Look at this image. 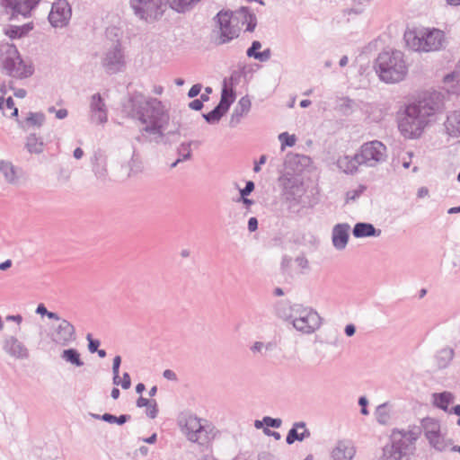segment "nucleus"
<instances>
[{
    "label": "nucleus",
    "mask_w": 460,
    "mask_h": 460,
    "mask_svg": "<svg viewBox=\"0 0 460 460\" xmlns=\"http://www.w3.org/2000/svg\"><path fill=\"white\" fill-rule=\"evenodd\" d=\"M4 351L15 359H27L30 350L27 346L14 335H5L3 340Z\"/></svg>",
    "instance_id": "17"
},
{
    "label": "nucleus",
    "mask_w": 460,
    "mask_h": 460,
    "mask_svg": "<svg viewBox=\"0 0 460 460\" xmlns=\"http://www.w3.org/2000/svg\"><path fill=\"white\" fill-rule=\"evenodd\" d=\"M349 224H337L332 228V241L335 249L341 251L345 249L349 240Z\"/></svg>",
    "instance_id": "20"
},
{
    "label": "nucleus",
    "mask_w": 460,
    "mask_h": 460,
    "mask_svg": "<svg viewBox=\"0 0 460 460\" xmlns=\"http://www.w3.org/2000/svg\"><path fill=\"white\" fill-rule=\"evenodd\" d=\"M131 419V416L128 414H122L119 417L112 415L111 413H104L102 415V420L108 422V423H116L118 425H123L127 421H128Z\"/></svg>",
    "instance_id": "40"
},
{
    "label": "nucleus",
    "mask_w": 460,
    "mask_h": 460,
    "mask_svg": "<svg viewBox=\"0 0 460 460\" xmlns=\"http://www.w3.org/2000/svg\"><path fill=\"white\" fill-rule=\"evenodd\" d=\"M224 115V112L216 106L211 111L204 113L202 116L208 123L215 124L217 123Z\"/></svg>",
    "instance_id": "44"
},
{
    "label": "nucleus",
    "mask_w": 460,
    "mask_h": 460,
    "mask_svg": "<svg viewBox=\"0 0 460 460\" xmlns=\"http://www.w3.org/2000/svg\"><path fill=\"white\" fill-rule=\"evenodd\" d=\"M9 109V110H13V112L11 114V116L13 117H17L18 116V109L16 107H14V102H13V100L12 97H8L6 100H5V103H4V109Z\"/></svg>",
    "instance_id": "54"
},
{
    "label": "nucleus",
    "mask_w": 460,
    "mask_h": 460,
    "mask_svg": "<svg viewBox=\"0 0 460 460\" xmlns=\"http://www.w3.org/2000/svg\"><path fill=\"white\" fill-rule=\"evenodd\" d=\"M392 406L388 402L380 404L376 409V419L378 423L385 425L391 419Z\"/></svg>",
    "instance_id": "35"
},
{
    "label": "nucleus",
    "mask_w": 460,
    "mask_h": 460,
    "mask_svg": "<svg viewBox=\"0 0 460 460\" xmlns=\"http://www.w3.org/2000/svg\"><path fill=\"white\" fill-rule=\"evenodd\" d=\"M151 400L140 396L137 401V406L139 408L146 407L150 404Z\"/></svg>",
    "instance_id": "64"
},
{
    "label": "nucleus",
    "mask_w": 460,
    "mask_h": 460,
    "mask_svg": "<svg viewBox=\"0 0 460 460\" xmlns=\"http://www.w3.org/2000/svg\"><path fill=\"white\" fill-rule=\"evenodd\" d=\"M216 21L217 28L214 30V34L217 44L228 43L239 36L242 27L238 19L234 17V13L221 11L217 14Z\"/></svg>",
    "instance_id": "9"
},
{
    "label": "nucleus",
    "mask_w": 460,
    "mask_h": 460,
    "mask_svg": "<svg viewBox=\"0 0 460 460\" xmlns=\"http://www.w3.org/2000/svg\"><path fill=\"white\" fill-rule=\"evenodd\" d=\"M311 160L308 156L299 154L289 153L287 155L284 165L288 174H293L295 177L288 179L286 186H302L301 180L296 177L305 167L308 166Z\"/></svg>",
    "instance_id": "15"
},
{
    "label": "nucleus",
    "mask_w": 460,
    "mask_h": 460,
    "mask_svg": "<svg viewBox=\"0 0 460 460\" xmlns=\"http://www.w3.org/2000/svg\"><path fill=\"white\" fill-rule=\"evenodd\" d=\"M438 108V102L431 96H424L406 105L398 117V129L402 136L408 139L419 138Z\"/></svg>",
    "instance_id": "2"
},
{
    "label": "nucleus",
    "mask_w": 460,
    "mask_h": 460,
    "mask_svg": "<svg viewBox=\"0 0 460 460\" xmlns=\"http://www.w3.org/2000/svg\"><path fill=\"white\" fill-rule=\"evenodd\" d=\"M291 322L293 327L303 334H312L322 324L318 313L311 307L299 305Z\"/></svg>",
    "instance_id": "10"
},
{
    "label": "nucleus",
    "mask_w": 460,
    "mask_h": 460,
    "mask_svg": "<svg viewBox=\"0 0 460 460\" xmlns=\"http://www.w3.org/2000/svg\"><path fill=\"white\" fill-rule=\"evenodd\" d=\"M16 4L17 0H0V4L10 13H12Z\"/></svg>",
    "instance_id": "56"
},
{
    "label": "nucleus",
    "mask_w": 460,
    "mask_h": 460,
    "mask_svg": "<svg viewBox=\"0 0 460 460\" xmlns=\"http://www.w3.org/2000/svg\"><path fill=\"white\" fill-rule=\"evenodd\" d=\"M102 66L109 75L117 74L124 69L126 66L125 55L119 42L113 43L104 51Z\"/></svg>",
    "instance_id": "12"
},
{
    "label": "nucleus",
    "mask_w": 460,
    "mask_h": 460,
    "mask_svg": "<svg viewBox=\"0 0 460 460\" xmlns=\"http://www.w3.org/2000/svg\"><path fill=\"white\" fill-rule=\"evenodd\" d=\"M128 117L138 119L145 125L144 131L162 137L169 122V114L162 102L156 98H146L134 93L123 106Z\"/></svg>",
    "instance_id": "1"
},
{
    "label": "nucleus",
    "mask_w": 460,
    "mask_h": 460,
    "mask_svg": "<svg viewBox=\"0 0 460 460\" xmlns=\"http://www.w3.org/2000/svg\"><path fill=\"white\" fill-rule=\"evenodd\" d=\"M358 404L361 406V413L363 415H367L368 414V410L367 409V400L365 396H361L359 399H358Z\"/></svg>",
    "instance_id": "60"
},
{
    "label": "nucleus",
    "mask_w": 460,
    "mask_h": 460,
    "mask_svg": "<svg viewBox=\"0 0 460 460\" xmlns=\"http://www.w3.org/2000/svg\"><path fill=\"white\" fill-rule=\"evenodd\" d=\"M202 89V85L200 84H196L191 86V88L188 92L189 98H194L199 94Z\"/></svg>",
    "instance_id": "55"
},
{
    "label": "nucleus",
    "mask_w": 460,
    "mask_h": 460,
    "mask_svg": "<svg viewBox=\"0 0 460 460\" xmlns=\"http://www.w3.org/2000/svg\"><path fill=\"white\" fill-rule=\"evenodd\" d=\"M157 414H158L157 403H156L155 400H151L150 404H148V406H146V415L151 419H155V418H156Z\"/></svg>",
    "instance_id": "50"
},
{
    "label": "nucleus",
    "mask_w": 460,
    "mask_h": 460,
    "mask_svg": "<svg viewBox=\"0 0 460 460\" xmlns=\"http://www.w3.org/2000/svg\"><path fill=\"white\" fill-rule=\"evenodd\" d=\"M90 120L95 124L108 121V110L100 93H94L90 100Z\"/></svg>",
    "instance_id": "18"
},
{
    "label": "nucleus",
    "mask_w": 460,
    "mask_h": 460,
    "mask_svg": "<svg viewBox=\"0 0 460 460\" xmlns=\"http://www.w3.org/2000/svg\"><path fill=\"white\" fill-rule=\"evenodd\" d=\"M86 339L88 340L89 341V344H88V349L91 353H94L97 351L99 346H100V341L98 340H94L92 338V335L89 333L87 334V337Z\"/></svg>",
    "instance_id": "53"
},
{
    "label": "nucleus",
    "mask_w": 460,
    "mask_h": 460,
    "mask_svg": "<svg viewBox=\"0 0 460 460\" xmlns=\"http://www.w3.org/2000/svg\"><path fill=\"white\" fill-rule=\"evenodd\" d=\"M412 155V152L410 151L400 153L396 160V164H401L404 169L410 168Z\"/></svg>",
    "instance_id": "47"
},
{
    "label": "nucleus",
    "mask_w": 460,
    "mask_h": 460,
    "mask_svg": "<svg viewBox=\"0 0 460 460\" xmlns=\"http://www.w3.org/2000/svg\"><path fill=\"white\" fill-rule=\"evenodd\" d=\"M274 344L272 342H261L255 341L253 345L251 347V350L252 353H259L262 356H265L267 351L273 349Z\"/></svg>",
    "instance_id": "43"
},
{
    "label": "nucleus",
    "mask_w": 460,
    "mask_h": 460,
    "mask_svg": "<svg viewBox=\"0 0 460 460\" xmlns=\"http://www.w3.org/2000/svg\"><path fill=\"white\" fill-rule=\"evenodd\" d=\"M279 140L281 143V150L283 151L286 146H293L296 144V137L295 135H289L288 132H283L279 135Z\"/></svg>",
    "instance_id": "46"
},
{
    "label": "nucleus",
    "mask_w": 460,
    "mask_h": 460,
    "mask_svg": "<svg viewBox=\"0 0 460 460\" xmlns=\"http://www.w3.org/2000/svg\"><path fill=\"white\" fill-rule=\"evenodd\" d=\"M420 434L421 428L417 425H409L406 429L394 430L392 445L384 447L383 455L392 460H401L415 449L414 444Z\"/></svg>",
    "instance_id": "5"
},
{
    "label": "nucleus",
    "mask_w": 460,
    "mask_h": 460,
    "mask_svg": "<svg viewBox=\"0 0 460 460\" xmlns=\"http://www.w3.org/2000/svg\"><path fill=\"white\" fill-rule=\"evenodd\" d=\"M261 48V43L258 40H254L252 43V46L247 49L246 55L249 58H253L261 62L268 61L271 57V51L270 49H266L261 52H259L258 49Z\"/></svg>",
    "instance_id": "33"
},
{
    "label": "nucleus",
    "mask_w": 460,
    "mask_h": 460,
    "mask_svg": "<svg viewBox=\"0 0 460 460\" xmlns=\"http://www.w3.org/2000/svg\"><path fill=\"white\" fill-rule=\"evenodd\" d=\"M58 323L53 328L50 339L51 341L60 346H67L75 341V329L74 325L66 319L58 321Z\"/></svg>",
    "instance_id": "16"
},
{
    "label": "nucleus",
    "mask_w": 460,
    "mask_h": 460,
    "mask_svg": "<svg viewBox=\"0 0 460 460\" xmlns=\"http://www.w3.org/2000/svg\"><path fill=\"white\" fill-rule=\"evenodd\" d=\"M34 28L33 22H28L22 26L10 25L8 28L4 30V33L10 39H20L22 38L32 31Z\"/></svg>",
    "instance_id": "32"
},
{
    "label": "nucleus",
    "mask_w": 460,
    "mask_h": 460,
    "mask_svg": "<svg viewBox=\"0 0 460 460\" xmlns=\"http://www.w3.org/2000/svg\"><path fill=\"white\" fill-rule=\"evenodd\" d=\"M209 97L205 94L200 95V99H195L189 103V108L193 111H200L203 108V103L208 102Z\"/></svg>",
    "instance_id": "49"
},
{
    "label": "nucleus",
    "mask_w": 460,
    "mask_h": 460,
    "mask_svg": "<svg viewBox=\"0 0 460 460\" xmlns=\"http://www.w3.org/2000/svg\"><path fill=\"white\" fill-rule=\"evenodd\" d=\"M356 455V447L348 439L339 440L331 451L332 460H353Z\"/></svg>",
    "instance_id": "19"
},
{
    "label": "nucleus",
    "mask_w": 460,
    "mask_h": 460,
    "mask_svg": "<svg viewBox=\"0 0 460 460\" xmlns=\"http://www.w3.org/2000/svg\"><path fill=\"white\" fill-rule=\"evenodd\" d=\"M1 60L3 68L10 76L22 79L31 76L34 72L31 62H25L22 59L16 47L11 43L0 45Z\"/></svg>",
    "instance_id": "7"
},
{
    "label": "nucleus",
    "mask_w": 460,
    "mask_h": 460,
    "mask_svg": "<svg viewBox=\"0 0 460 460\" xmlns=\"http://www.w3.org/2000/svg\"><path fill=\"white\" fill-rule=\"evenodd\" d=\"M367 190L366 185H359L358 188L349 190L346 192V203L357 200Z\"/></svg>",
    "instance_id": "45"
},
{
    "label": "nucleus",
    "mask_w": 460,
    "mask_h": 460,
    "mask_svg": "<svg viewBox=\"0 0 460 460\" xmlns=\"http://www.w3.org/2000/svg\"><path fill=\"white\" fill-rule=\"evenodd\" d=\"M337 167L347 174H354L358 171L359 160L357 159V153L353 156L343 155L337 159Z\"/></svg>",
    "instance_id": "25"
},
{
    "label": "nucleus",
    "mask_w": 460,
    "mask_h": 460,
    "mask_svg": "<svg viewBox=\"0 0 460 460\" xmlns=\"http://www.w3.org/2000/svg\"><path fill=\"white\" fill-rule=\"evenodd\" d=\"M72 18V7L67 0H56L52 3L48 21L54 29L68 26Z\"/></svg>",
    "instance_id": "14"
},
{
    "label": "nucleus",
    "mask_w": 460,
    "mask_h": 460,
    "mask_svg": "<svg viewBox=\"0 0 460 460\" xmlns=\"http://www.w3.org/2000/svg\"><path fill=\"white\" fill-rule=\"evenodd\" d=\"M201 0H167V4L175 13L184 14L191 12Z\"/></svg>",
    "instance_id": "29"
},
{
    "label": "nucleus",
    "mask_w": 460,
    "mask_h": 460,
    "mask_svg": "<svg viewBox=\"0 0 460 460\" xmlns=\"http://www.w3.org/2000/svg\"><path fill=\"white\" fill-rule=\"evenodd\" d=\"M61 358L78 367L84 366V361L80 358V353L75 349H64L61 353Z\"/></svg>",
    "instance_id": "37"
},
{
    "label": "nucleus",
    "mask_w": 460,
    "mask_h": 460,
    "mask_svg": "<svg viewBox=\"0 0 460 460\" xmlns=\"http://www.w3.org/2000/svg\"><path fill=\"white\" fill-rule=\"evenodd\" d=\"M192 142L181 143L178 148L179 158L172 164V167H175L178 163L189 160L191 157V146Z\"/></svg>",
    "instance_id": "39"
},
{
    "label": "nucleus",
    "mask_w": 460,
    "mask_h": 460,
    "mask_svg": "<svg viewBox=\"0 0 460 460\" xmlns=\"http://www.w3.org/2000/svg\"><path fill=\"white\" fill-rule=\"evenodd\" d=\"M447 133L453 137H460V111L450 112L444 123Z\"/></svg>",
    "instance_id": "27"
},
{
    "label": "nucleus",
    "mask_w": 460,
    "mask_h": 460,
    "mask_svg": "<svg viewBox=\"0 0 460 460\" xmlns=\"http://www.w3.org/2000/svg\"><path fill=\"white\" fill-rule=\"evenodd\" d=\"M353 235L357 238L379 236L381 234L380 229H376L372 224L369 223H357L353 228Z\"/></svg>",
    "instance_id": "30"
},
{
    "label": "nucleus",
    "mask_w": 460,
    "mask_h": 460,
    "mask_svg": "<svg viewBox=\"0 0 460 460\" xmlns=\"http://www.w3.org/2000/svg\"><path fill=\"white\" fill-rule=\"evenodd\" d=\"M41 0H23L29 10L31 12L37 5L40 3Z\"/></svg>",
    "instance_id": "63"
},
{
    "label": "nucleus",
    "mask_w": 460,
    "mask_h": 460,
    "mask_svg": "<svg viewBox=\"0 0 460 460\" xmlns=\"http://www.w3.org/2000/svg\"><path fill=\"white\" fill-rule=\"evenodd\" d=\"M0 173L8 184L13 185L18 182L17 168L11 161L0 159Z\"/></svg>",
    "instance_id": "24"
},
{
    "label": "nucleus",
    "mask_w": 460,
    "mask_h": 460,
    "mask_svg": "<svg viewBox=\"0 0 460 460\" xmlns=\"http://www.w3.org/2000/svg\"><path fill=\"white\" fill-rule=\"evenodd\" d=\"M93 172L95 177L100 181H105L108 176L107 161L102 155H95L92 158Z\"/></svg>",
    "instance_id": "31"
},
{
    "label": "nucleus",
    "mask_w": 460,
    "mask_h": 460,
    "mask_svg": "<svg viewBox=\"0 0 460 460\" xmlns=\"http://www.w3.org/2000/svg\"><path fill=\"white\" fill-rule=\"evenodd\" d=\"M234 17L238 19L239 25L241 27L244 25L246 26V31L252 32L255 30L257 18L256 15L249 10V8L242 7L235 14H234Z\"/></svg>",
    "instance_id": "23"
},
{
    "label": "nucleus",
    "mask_w": 460,
    "mask_h": 460,
    "mask_svg": "<svg viewBox=\"0 0 460 460\" xmlns=\"http://www.w3.org/2000/svg\"><path fill=\"white\" fill-rule=\"evenodd\" d=\"M31 12L29 10L23 0H17V4H15L13 10L11 13L12 17H15L17 15H22L24 18L30 17Z\"/></svg>",
    "instance_id": "41"
},
{
    "label": "nucleus",
    "mask_w": 460,
    "mask_h": 460,
    "mask_svg": "<svg viewBox=\"0 0 460 460\" xmlns=\"http://www.w3.org/2000/svg\"><path fill=\"white\" fill-rule=\"evenodd\" d=\"M455 396L450 392H443L440 394H433V402L436 407L443 410L444 411H449V404L453 402Z\"/></svg>",
    "instance_id": "34"
},
{
    "label": "nucleus",
    "mask_w": 460,
    "mask_h": 460,
    "mask_svg": "<svg viewBox=\"0 0 460 460\" xmlns=\"http://www.w3.org/2000/svg\"><path fill=\"white\" fill-rule=\"evenodd\" d=\"M252 106L251 100L249 97L243 96L237 102L231 118L230 126L232 128L236 127L242 120V119L250 111Z\"/></svg>",
    "instance_id": "21"
},
{
    "label": "nucleus",
    "mask_w": 460,
    "mask_h": 460,
    "mask_svg": "<svg viewBox=\"0 0 460 460\" xmlns=\"http://www.w3.org/2000/svg\"><path fill=\"white\" fill-rule=\"evenodd\" d=\"M178 426L188 441L202 447L208 446L217 433L211 422L191 413L179 416Z\"/></svg>",
    "instance_id": "3"
},
{
    "label": "nucleus",
    "mask_w": 460,
    "mask_h": 460,
    "mask_svg": "<svg viewBox=\"0 0 460 460\" xmlns=\"http://www.w3.org/2000/svg\"><path fill=\"white\" fill-rule=\"evenodd\" d=\"M254 190V183L252 181L246 182L243 189L240 190V196H248Z\"/></svg>",
    "instance_id": "57"
},
{
    "label": "nucleus",
    "mask_w": 460,
    "mask_h": 460,
    "mask_svg": "<svg viewBox=\"0 0 460 460\" xmlns=\"http://www.w3.org/2000/svg\"><path fill=\"white\" fill-rule=\"evenodd\" d=\"M258 228V220L256 217H251L248 220V230L250 232H254Z\"/></svg>",
    "instance_id": "62"
},
{
    "label": "nucleus",
    "mask_w": 460,
    "mask_h": 460,
    "mask_svg": "<svg viewBox=\"0 0 460 460\" xmlns=\"http://www.w3.org/2000/svg\"><path fill=\"white\" fill-rule=\"evenodd\" d=\"M45 121V115L42 112H29L26 122L33 127H40Z\"/></svg>",
    "instance_id": "42"
},
{
    "label": "nucleus",
    "mask_w": 460,
    "mask_h": 460,
    "mask_svg": "<svg viewBox=\"0 0 460 460\" xmlns=\"http://www.w3.org/2000/svg\"><path fill=\"white\" fill-rule=\"evenodd\" d=\"M234 96L232 90L229 92L226 89H223L221 100L217 107L219 108L224 112V114H226L232 102H234Z\"/></svg>",
    "instance_id": "38"
},
{
    "label": "nucleus",
    "mask_w": 460,
    "mask_h": 460,
    "mask_svg": "<svg viewBox=\"0 0 460 460\" xmlns=\"http://www.w3.org/2000/svg\"><path fill=\"white\" fill-rule=\"evenodd\" d=\"M48 111L49 113H55L56 118L58 119H64L68 115V111L66 109L57 110L54 106L49 107Z\"/></svg>",
    "instance_id": "51"
},
{
    "label": "nucleus",
    "mask_w": 460,
    "mask_h": 460,
    "mask_svg": "<svg viewBox=\"0 0 460 460\" xmlns=\"http://www.w3.org/2000/svg\"><path fill=\"white\" fill-rule=\"evenodd\" d=\"M121 363V358L119 356H116L113 358V364H112V373L114 376H117L119 374V367Z\"/></svg>",
    "instance_id": "58"
},
{
    "label": "nucleus",
    "mask_w": 460,
    "mask_h": 460,
    "mask_svg": "<svg viewBox=\"0 0 460 460\" xmlns=\"http://www.w3.org/2000/svg\"><path fill=\"white\" fill-rule=\"evenodd\" d=\"M455 356L454 349L450 347H444L438 349L434 355V362L438 369L447 368L452 362Z\"/></svg>",
    "instance_id": "26"
},
{
    "label": "nucleus",
    "mask_w": 460,
    "mask_h": 460,
    "mask_svg": "<svg viewBox=\"0 0 460 460\" xmlns=\"http://www.w3.org/2000/svg\"><path fill=\"white\" fill-rule=\"evenodd\" d=\"M300 304L291 305L288 301H280L277 303L275 306V312L277 315L284 321L292 322L295 315V311L297 309Z\"/></svg>",
    "instance_id": "28"
},
{
    "label": "nucleus",
    "mask_w": 460,
    "mask_h": 460,
    "mask_svg": "<svg viewBox=\"0 0 460 460\" xmlns=\"http://www.w3.org/2000/svg\"><path fill=\"white\" fill-rule=\"evenodd\" d=\"M386 158V146L378 140L363 144L357 152V159L359 160V164L367 167H376L385 162Z\"/></svg>",
    "instance_id": "11"
},
{
    "label": "nucleus",
    "mask_w": 460,
    "mask_h": 460,
    "mask_svg": "<svg viewBox=\"0 0 460 460\" xmlns=\"http://www.w3.org/2000/svg\"><path fill=\"white\" fill-rule=\"evenodd\" d=\"M267 161L266 155H261L260 159L255 162L253 166L254 172H259L261 171V166L264 164Z\"/></svg>",
    "instance_id": "61"
},
{
    "label": "nucleus",
    "mask_w": 460,
    "mask_h": 460,
    "mask_svg": "<svg viewBox=\"0 0 460 460\" xmlns=\"http://www.w3.org/2000/svg\"><path fill=\"white\" fill-rule=\"evenodd\" d=\"M404 40L407 46L414 51H437L445 43V34L438 29L423 28L405 32Z\"/></svg>",
    "instance_id": "6"
},
{
    "label": "nucleus",
    "mask_w": 460,
    "mask_h": 460,
    "mask_svg": "<svg viewBox=\"0 0 460 460\" xmlns=\"http://www.w3.org/2000/svg\"><path fill=\"white\" fill-rule=\"evenodd\" d=\"M128 4L137 20L151 24L163 18L167 0H128Z\"/></svg>",
    "instance_id": "8"
},
{
    "label": "nucleus",
    "mask_w": 460,
    "mask_h": 460,
    "mask_svg": "<svg viewBox=\"0 0 460 460\" xmlns=\"http://www.w3.org/2000/svg\"><path fill=\"white\" fill-rule=\"evenodd\" d=\"M36 313L40 315H47L49 319L60 321V317L57 313L49 312L43 304H40L36 308Z\"/></svg>",
    "instance_id": "48"
},
{
    "label": "nucleus",
    "mask_w": 460,
    "mask_h": 460,
    "mask_svg": "<svg viewBox=\"0 0 460 460\" xmlns=\"http://www.w3.org/2000/svg\"><path fill=\"white\" fill-rule=\"evenodd\" d=\"M420 427L432 447L438 451H445L448 447V443L441 433L438 420L427 417L421 420Z\"/></svg>",
    "instance_id": "13"
},
{
    "label": "nucleus",
    "mask_w": 460,
    "mask_h": 460,
    "mask_svg": "<svg viewBox=\"0 0 460 460\" xmlns=\"http://www.w3.org/2000/svg\"><path fill=\"white\" fill-rule=\"evenodd\" d=\"M263 422L267 427H272L276 429L279 428L282 424V420L280 419H273L269 416L263 418Z\"/></svg>",
    "instance_id": "52"
},
{
    "label": "nucleus",
    "mask_w": 460,
    "mask_h": 460,
    "mask_svg": "<svg viewBox=\"0 0 460 460\" xmlns=\"http://www.w3.org/2000/svg\"><path fill=\"white\" fill-rule=\"evenodd\" d=\"M310 435L311 433L309 429H306L305 422H295L287 435L286 442L288 445H292L295 441H302L305 438H309Z\"/></svg>",
    "instance_id": "22"
},
{
    "label": "nucleus",
    "mask_w": 460,
    "mask_h": 460,
    "mask_svg": "<svg viewBox=\"0 0 460 460\" xmlns=\"http://www.w3.org/2000/svg\"><path fill=\"white\" fill-rule=\"evenodd\" d=\"M375 67L380 80L387 84L402 81L408 73L403 53L400 50L381 52Z\"/></svg>",
    "instance_id": "4"
},
{
    "label": "nucleus",
    "mask_w": 460,
    "mask_h": 460,
    "mask_svg": "<svg viewBox=\"0 0 460 460\" xmlns=\"http://www.w3.org/2000/svg\"><path fill=\"white\" fill-rule=\"evenodd\" d=\"M131 386V379L128 373H124L121 379V387L123 389H128Z\"/></svg>",
    "instance_id": "59"
},
{
    "label": "nucleus",
    "mask_w": 460,
    "mask_h": 460,
    "mask_svg": "<svg viewBox=\"0 0 460 460\" xmlns=\"http://www.w3.org/2000/svg\"><path fill=\"white\" fill-rule=\"evenodd\" d=\"M26 148L31 154H40L44 149V143L36 134H31L27 137Z\"/></svg>",
    "instance_id": "36"
}]
</instances>
